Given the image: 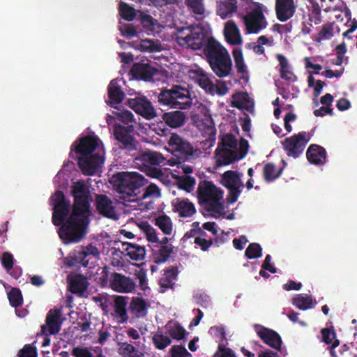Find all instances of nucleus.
<instances>
[{
    "label": "nucleus",
    "mask_w": 357,
    "mask_h": 357,
    "mask_svg": "<svg viewBox=\"0 0 357 357\" xmlns=\"http://www.w3.org/2000/svg\"><path fill=\"white\" fill-rule=\"evenodd\" d=\"M333 33L334 30L332 24H326L320 31L319 38L320 40L329 39L333 36Z\"/></svg>",
    "instance_id": "59"
},
{
    "label": "nucleus",
    "mask_w": 357,
    "mask_h": 357,
    "mask_svg": "<svg viewBox=\"0 0 357 357\" xmlns=\"http://www.w3.org/2000/svg\"><path fill=\"white\" fill-rule=\"evenodd\" d=\"M176 276V275L174 270H167L160 280L161 286L166 288L169 287L175 280Z\"/></svg>",
    "instance_id": "55"
},
{
    "label": "nucleus",
    "mask_w": 357,
    "mask_h": 357,
    "mask_svg": "<svg viewBox=\"0 0 357 357\" xmlns=\"http://www.w3.org/2000/svg\"><path fill=\"white\" fill-rule=\"evenodd\" d=\"M100 256L98 249L92 245L77 247L69 257L63 259V263L68 267L81 264L83 266H93Z\"/></svg>",
    "instance_id": "9"
},
{
    "label": "nucleus",
    "mask_w": 357,
    "mask_h": 357,
    "mask_svg": "<svg viewBox=\"0 0 357 357\" xmlns=\"http://www.w3.org/2000/svg\"><path fill=\"white\" fill-rule=\"evenodd\" d=\"M195 179L188 175H183L182 178L178 180L177 183L179 188L183 189L188 192H192L195 186Z\"/></svg>",
    "instance_id": "49"
},
{
    "label": "nucleus",
    "mask_w": 357,
    "mask_h": 357,
    "mask_svg": "<svg viewBox=\"0 0 357 357\" xmlns=\"http://www.w3.org/2000/svg\"><path fill=\"white\" fill-rule=\"evenodd\" d=\"M8 298L13 307H17L22 303V296L19 289L13 288L8 293Z\"/></svg>",
    "instance_id": "50"
},
{
    "label": "nucleus",
    "mask_w": 357,
    "mask_h": 357,
    "mask_svg": "<svg viewBox=\"0 0 357 357\" xmlns=\"http://www.w3.org/2000/svg\"><path fill=\"white\" fill-rule=\"evenodd\" d=\"M179 77L182 82H186L188 79L195 81L206 93L211 95L224 96L228 93L231 86L230 82L221 79L217 80L214 84L211 79V75L197 66L182 67Z\"/></svg>",
    "instance_id": "5"
},
{
    "label": "nucleus",
    "mask_w": 357,
    "mask_h": 357,
    "mask_svg": "<svg viewBox=\"0 0 357 357\" xmlns=\"http://www.w3.org/2000/svg\"><path fill=\"white\" fill-rule=\"evenodd\" d=\"M114 110L112 112V114L107 115V116L106 120L108 124L112 123L113 120L116 119L119 121H122L126 124H128V126L132 125L134 121L133 114L131 112L121 109L116 106H114Z\"/></svg>",
    "instance_id": "32"
},
{
    "label": "nucleus",
    "mask_w": 357,
    "mask_h": 357,
    "mask_svg": "<svg viewBox=\"0 0 357 357\" xmlns=\"http://www.w3.org/2000/svg\"><path fill=\"white\" fill-rule=\"evenodd\" d=\"M173 211L179 216L183 218L191 217L196 212L194 204L187 199L175 198L172 202Z\"/></svg>",
    "instance_id": "22"
},
{
    "label": "nucleus",
    "mask_w": 357,
    "mask_h": 357,
    "mask_svg": "<svg viewBox=\"0 0 357 357\" xmlns=\"http://www.w3.org/2000/svg\"><path fill=\"white\" fill-rule=\"evenodd\" d=\"M72 193L75 198L73 212L69 215L70 202L58 190L50 199L53 206L52 222L61 225L59 230L61 239L66 244L80 241L87 233L89 224V191L82 181L73 183Z\"/></svg>",
    "instance_id": "1"
},
{
    "label": "nucleus",
    "mask_w": 357,
    "mask_h": 357,
    "mask_svg": "<svg viewBox=\"0 0 357 357\" xmlns=\"http://www.w3.org/2000/svg\"><path fill=\"white\" fill-rule=\"evenodd\" d=\"M133 76L137 79L151 81L156 70L146 63H135L132 68Z\"/></svg>",
    "instance_id": "27"
},
{
    "label": "nucleus",
    "mask_w": 357,
    "mask_h": 357,
    "mask_svg": "<svg viewBox=\"0 0 357 357\" xmlns=\"http://www.w3.org/2000/svg\"><path fill=\"white\" fill-rule=\"evenodd\" d=\"M165 333L169 334L173 339L182 340L185 335V330L177 322L169 321L164 327Z\"/></svg>",
    "instance_id": "37"
},
{
    "label": "nucleus",
    "mask_w": 357,
    "mask_h": 357,
    "mask_svg": "<svg viewBox=\"0 0 357 357\" xmlns=\"http://www.w3.org/2000/svg\"><path fill=\"white\" fill-rule=\"evenodd\" d=\"M130 98L128 104L136 113L146 119H152L156 116V112L151 102L144 96L130 89L128 91Z\"/></svg>",
    "instance_id": "10"
},
{
    "label": "nucleus",
    "mask_w": 357,
    "mask_h": 357,
    "mask_svg": "<svg viewBox=\"0 0 357 357\" xmlns=\"http://www.w3.org/2000/svg\"><path fill=\"white\" fill-rule=\"evenodd\" d=\"M126 305L127 300L126 297L121 296H115L114 316L118 323H124L128 319Z\"/></svg>",
    "instance_id": "30"
},
{
    "label": "nucleus",
    "mask_w": 357,
    "mask_h": 357,
    "mask_svg": "<svg viewBox=\"0 0 357 357\" xmlns=\"http://www.w3.org/2000/svg\"><path fill=\"white\" fill-rule=\"evenodd\" d=\"M185 4L196 15L197 20H201L206 17L203 0H185Z\"/></svg>",
    "instance_id": "40"
},
{
    "label": "nucleus",
    "mask_w": 357,
    "mask_h": 357,
    "mask_svg": "<svg viewBox=\"0 0 357 357\" xmlns=\"http://www.w3.org/2000/svg\"><path fill=\"white\" fill-rule=\"evenodd\" d=\"M121 83H123L121 79H114L110 82L108 86L109 100L107 102L112 107L119 104L124 98V93L121 90Z\"/></svg>",
    "instance_id": "24"
},
{
    "label": "nucleus",
    "mask_w": 357,
    "mask_h": 357,
    "mask_svg": "<svg viewBox=\"0 0 357 357\" xmlns=\"http://www.w3.org/2000/svg\"><path fill=\"white\" fill-rule=\"evenodd\" d=\"M141 230L144 237L149 242L155 245L159 243V237L156 230L146 222H143L140 225Z\"/></svg>",
    "instance_id": "42"
},
{
    "label": "nucleus",
    "mask_w": 357,
    "mask_h": 357,
    "mask_svg": "<svg viewBox=\"0 0 357 357\" xmlns=\"http://www.w3.org/2000/svg\"><path fill=\"white\" fill-rule=\"evenodd\" d=\"M145 178L137 172H121L111 178L119 198L131 203L130 207L136 210L145 211L153 208V203L149 198H158L160 192L155 184H150L141 197H136L138 188L144 184Z\"/></svg>",
    "instance_id": "3"
},
{
    "label": "nucleus",
    "mask_w": 357,
    "mask_h": 357,
    "mask_svg": "<svg viewBox=\"0 0 357 357\" xmlns=\"http://www.w3.org/2000/svg\"><path fill=\"white\" fill-rule=\"evenodd\" d=\"M164 328L158 330L152 337L155 347L160 350L165 349L168 347L172 341L169 337L166 335Z\"/></svg>",
    "instance_id": "41"
},
{
    "label": "nucleus",
    "mask_w": 357,
    "mask_h": 357,
    "mask_svg": "<svg viewBox=\"0 0 357 357\" xmlns=\"http://www.w3.org/2000/svg\"><path fill=\"white\" fill-rule=\"evenodd\" d=\"M167 149L175 156L183 160H188L192 154L191 144L175 134L170 137Z\"/></svg>",
    "instance_id": "13"
},
{
    "label": "nucleus",
    "mask_w": 357,
    "mask_h": 357,
    "mask_svg": "<svg viewBox=\"0 0 357 357\" xmlns=\"http://www.w3.org/2000/svg\"><path fill=\"white\" fill-rule=\"evenodd\" d=\"M131 312L137 317H144L147 314V305L146 301L139 297L132 298L130 303Z\"/></svg>",
    "instance_id": "38"
},
{
    "label": "nucleus",
    "mask_w": 357,
    "mask_h": 357,
    "mask_svg": "<svg viewBox=\"0 0 357 357\" xmlns=\"http://www.w3.org/2000/svg\"><path fill=\"white\" fill-rule=\"evenodd\" d=\"M172 251V248L171 245H160L158 250L153 252V261L155 264L165 262L168 259Z\"/></svg>",
    "instance_id": "43"
},
{
    "label": "nucleus",
    "mask_w": 357,
    "mask_h": 357,
    "mask_svg": "<svg viewBox=\"0 0 357 357\" xmlns=\"http://www.w3.org/2000/svg\"><path fill=\"white\" fill-rule=\"evenodd\" d=\"M322 340L326 344H331L333 347H336L339 344V341L335 339V334L328 328L321 331Z\"/></svg>",
    "instance_id": "52"
},
{
    "label": "nucleus",
    "mask_w": 357,
    "mask_h": 357,
    "mask_svg": "<svg viewBox=\"0 0 357 357\" xmlns=\"http://www.w3.org/2000/svg\"><path fill=\"white\" fill-rule=\"evenodd\" d=\"M122 246L124 255L128 257L132 260L140 261L145 257V249L142 246L130 243H125Z\"/></svg>",
    "instance_id": "31"
},
{
    "label": "nucleus",
    "mask_w": 357,
    "mask_h": 357,
    "mask_svg": "<svg viewBox=\"0 0 357 357\" xmlns=\"http://www.w3.org/2000/svg\"><path fill=\"white\" fill-rule=\"evenodd\" d=\"M295 10L294 0H275V13L280 21H287L294 15Z\"/></svg>",
    "instance_id": "21"
},
{
    "label": "nucleus",
    "mask_w": 357,
    "mask_h": 357,
    "mask_svg": "<svg viewBox=\"0 0 357 357\" xmlns=\"http://www.w3.org/2000/svg\"><path fill=\"white\" fill-rule=\"evenodd\" d=\"M243 174L236 171H227L222 175V184L230 190L228 202L233 204L237 201L243 188L241 180Z\"/></svg>",
    "instance_id": "11"
},
{
    "label": "nucleus",
    "mask_w": 357,
    "mask_h": 357,
    "mask_svg": "<svg viewBox=\"0 0 357 357\" xmlns=\"http://www.w3.org/2000/svg\"><path fill=\"white\" fill-rule=\"evenodd\" d=\"M268 14L267 8L259 2L246 3L243 11L237 13L243 22H266L265 15Z\"/></svg>",
    "instance_id": "12"
},
{
    "label": "nucleus",
    "mask_w": 357,
    "mask_h": 357,
    "mask_svg": "<svg viewBox=\"0 0 357 357\" xmlns=\"http://www.w3.org/2000/svg\"><path fill=\"white\" fill-rule=\"evenodd\" d=\"M248 259H257L261 256V248L258 243H251L245 250Z\"/></svg>",
    "instance_id": "53"
},
{
    "label": "nucleus",
    "mask_w": 357,
    "mask_h": 357,
    "mask_svg": "<svg viewBox=\"0 0 357 357\" xmlns=\"http://www.w3.org/2000/svg\"><path fill=\"white\" fill-rule=\"evenodd\" d=\"M277 59L280 66L281 77L288 81H294L295 77L291 71V68L287 59L282 54H278Z\"/></svg>",
    "instance_id": "44"
},
{
    "label": "nucleus",
    "mask_w": 357,
    "mask_h": 357,
    "mask_svg": "<svg viewBox=\"0 0 357 357\" xmlns=\"http://www.w3.org/2000/svg\"><path fill=\"white\" fill-rule=\"evenodd\" d=\"M19 357H36V351L30 345H26L20 351Z\"/></svg>",
    "instance_id": "64"
},
{
    "label": "nucleus",
    "mask_w": 357,
    "mask_h": 357,
    "mask_svg": "<svg viewBox=\"0 0 357 357\" xmlns=\"http://www.w3.org/2000/svg\"><path fill=\"white\" fill-rule=\"evenodd\" d=\"M119 12L121 17L127 21H132L136 19L140 21V22H157V20L146 12L136 10L124 2L119 3Z\"/></svg>",
    "instance_id": "14"
},
{
    "label": "nucleus",
    "mask_w": 357,
    "mask_h": 357,
    "mask_svg": "<svg viewBox=\"0 0 357 357\" xmlns=\"http://www.w3.org/2000/svg\"><path fill=\"white\" fill-rule=\"evenodd\" d=\"M223 33L228 44L240 45L243 43V38L236 24H225Z\"/></svg>",
    "instance_id": "26"
},
{
    "label": "nucleus",
    "mask_w": 357,
    "mask_h": 357,
    "mask_svg": "<svg viewBox=\"0 0 357 357\" xmlns=\"http://www.w3.org/2000/svg\"><path fill=\"white\" fill-rule=\"evenodd\" d=\"M75 152L83 174H97L105 162V151L102 141L95 135L79 138L71 146L70 154Z\"/></svg>",
    "instance_id": "4"
},
{
    "label": "nucleus",
    "mask_w": 357,
    "mask_h": 357,
    "mask_svg": "<svg viewBox=\"0 0 357 357\" xmlns=\"http://www.w3.org/2000/svg\"><path fill=\"white\" fill-rule=\"evenodd\" d=\"M177 39L180 45L199 50L204 53L213 72L219 77L229 76L232 70V61L228 50L211 36L208 24H193L179 29Z\"/></svg>",
    "instance_id": "2"
},
{
    "label": "nucleus",
    "mask_w": 357,
    "mask_h": 357,
    "mask_svg": "<svg viewBox=\"0 0 357 357\" xmlns=\"http://www.w3.org/2000/svg\"><path fill=\"white\" fill-rule=\"evenodd\" d=\"M206 128L203 130L204 135L208 136L211 139H214L215 129L210 118H206Z\"/></svg>",
    "instance_id": "63"
},
{
    "label": "nucleus",
    "mask_w": 357,
    "mask_h": 357,
    "mask_svg": "<svg viewBox=\"0 0 357 357\" xmlns=\"http://www.w3.org/2000/svg\"><path fill=\"white\" fill-rule=\"evenodd\" d=\"M306 155L309 162L312 164L320 165L326 162V151L320 146L316 144L310 145Z\"/></svg>",
    "instance_id": "29"
},
{
    "label": "nucleus",
    "mask_w": 357,
    "mask_h": 357,
    "mask_svg": "<svg viewBox=\"0 0 357 357\" xmlns=\"http://www.w3.org/2000/svg\"><path fill=\"white\" fill-rule=\"evenodd\" d=\"M109 285L114 291L125 294L133 292L136 287L132 279L116 273L112 275Z\"/></svg>",
    "instance_id": "19"
},
{
    "label": "nucleus",
    "mask_w": 357,
    "mask_h": 357,
    "mask_svg": "<svg viewBox=\"0 0 357 357\" xmlns=\"http://www.w3.org/2000/svg\"><path fill=\"white\" fill-rule=\"evenodd\" d=\"M254 328L257 335L265 344L275 349H280L282 340L278 333L258 324L255 325Z\"/></svg>",
    "instance_id": "20"
},
{
    "label": "nucleus",
    "mask_w": 357,
    "mask_h": 357,
    "mask_svg": "<svg viewBox=\"0 0 357 357\" xmlns=\"http://www.w3.org/2000/svg\"><path fill=\"white\" fill-rule=\"evenodd\" d=\"M159 24H120L119 30L121 35L128 39L134 37L139 38L145 32L152 34V28Z\"/></svg>",
    "instance_id": "16"
},
{
    "label": "nucleus",
    "mask_w": 357,
    "mask_h": 357,
    "mask_svg": "<svg viewBox=\"0 0 357 357\" xmlns=\"http://www.w3.org/2000/svg\"><path fill=\"white\" fill-rule=\"evenodd\" d=\"M154 224L165 235H172L174 225L172 219L167 215H160L154 219Z\"/></svg>",
    "instance_id": "35"
},
{
    "label": "nucleus",
    "mask_w": 357,
    "mask_h": 357,
    "mask_svg": "<svg viewBox=\"0 0 357 357\" xmlns=\"http://www.w3.org/2000/svg\"><path fill=\"white\" fill-rule=\"evenodd\" d=\"M237 0H217V15L222 20L230 18L238 13Z\"/></svg>",
    "instance_id": "25"
},
{
    "label": "nucleus",
    "mask_w": 357,
    "mask_h": 357,
    "mask_svg": "<svg viewBox=\"0 0 357 357\" xmlns=\"http://www.w3.org/2000/svg\"><path fill=\"white\" fill-rule=\"evenodd\" d=\"M198 199L215 217L225 216L227 207L223 202L222 190L210 181H203L198 186Z\"/></svg>",
    "instance_id": "8"
},
{
    "label": "nucleus",
    "mask_w": 357,
    "mask_h": 357,
    "mask_svg": "<svg viewBox=\"0 0 357 357\" xmlns=\"http://www.w3.org/2000/svg\"><path fill=\"white\" fill-rule=\"evenodd\" d=\"M248 142L241 139L239 142L231 134L222 135L221 143L215 152V162L218 167L227 165L243 158L248 153Z\"/></svg>",
    "instance_id": "6"
},
{
    "label": "nucleus",
    "mask_w": 357,
    "mask_h": 357,
    "mask_svg": "<svg viewBox=\"0 0 357 357\" xmlns=\"http://www.w3.org/2000/svg\"><path fill=\"white\" fill-rule=\"evenodd\" d=\"M158 100L162 105L180 109H185L193 105L204 116L208 115V109L198 101L193 102L188 89L179 86L161 91Z\"/></svg>",
    "instance_id": "7"
},
{
    "label": "nucleus",
    "mask_w": 357,
    "mask_h": 357,
    "mask_svg": "<svg viewBox=\"0 0 357 357\" xmlns=\"http://www.w3.org/2000/svg\"><path fill=\"white\" fill-rule=\"evenodd\" d=\"M231 103L234 107L250 112L254 109V102L247 93L240 92L234 94Z\"/></svg>",
    "instance_id": "28"
},
{
    "label": "nucleus",
    "mask_w": 357,
    "mask_h": 357,
    "mask_svg": "<svg viewBox=\"0 0 357 357\" xmlns=\"http://www.w3.org/2000/svg\"><path fill=\"white\" fill-rule=\"evenodd\" d=\"M172 357H192L191 354L187 349L181 346H174L171 349Z\"/></svg>",
    "instance_id": "58"
},
{
    "label": "nucleus",
    "mask_w": 357,
    "mask_h": 357,
    "mask_svg": "<svg viewBox=\"0 0 357 357\" xmlns=\"http://www.w3.org/2000/svg\"><path fill=\"white\" fill-rule=\"evenodd\" d=\"M195 243L200 246L202 250L205 251L211 247L212 245V241L211 238H205L204 235H202L195 238Z\"/></svg>",
    "instance_id": "60"
},
{
    "label": "nucleus",
    "mask_w": 357,
    "mask_h": 357,
    "mask_svg": "<svg viewBox=\"0 0 357 357\" xmlns=\"http://www.w3.org/2000/svg\"><path fill=\"white\" fill-rule=\"evenodd\" d=\"M139 49L146 52H157L162 50L160 44L158 41L151 40H142L139 45Z\"/></svg>",
    "instance_id": "48"
},
{
    "label": "nucleus",
    "mask_w": 357,
    "mask_h": 357,
    "mask_svg": "<svg viewBox=\"0 0 357 357\" xmlns=\"http://www.w3.org/2000/svg\"><path fill=\"white\" fill-rule=\"evenodd\" d=\"M96 204L100 214L114 220L119 219V215L116 209V203L112 202L108 197L102 195H97Z\"/></svg>",
    "instance_id": "18"
},
{
    "label": "nucleus",
    "mask_w": 357,
    "mask_h": 357,
    "mask_svg": "<svg viewBox=\"0 0 357 357\" xmlns=\"http://www.w3.org/2000/svg\"><path fill=\"white\" fill-rule=\"evenodd\" d=\"M163 119L170 127L178 128L184 123L185 115L183 112L174 111L165 114Z\"/></svg>",
    "instance_id": "36"
},
{
    "label": "nucleus",
    "mask_w": 357,
    "mask_h": 357,
    "mask_svg": "<svg viewBox=\"0 0 357 357\" xmlns=\"http://www.w3.org/2000/svg\"><path fill=\"white\" fill-rule=\"evenodd\" d=\"M93 301L98 304L102 310L105 312H108V306L109 297L106 294H98L92 297Z\"/></svg>",
    "instance_id": "54"
},
{
    "label": "nucleus",
    "mask_w": 357,
    "mask_h": 357,
    "mask_svg": "<svg viewBox=\"0 0 357 357\" xmlns=\"http://www.w3.org/2000/svg\"><path fill=\"white\" fill-rule=\"evenodd\" d=\"M282 172V169H277L275 166L271 163L266 164L264 167V175L265 180L271 182L278 178Z\"/></svg>",
    "instance_id": "47"
},
{
    "label": "nucleus",
    "mask_w": 357,
    "mask_h": 357,
    "mask_svg": "<svg viewBox=\"0 0 357 357\" xmlns=\"http://www.w3.org/2000/svg\"><path fill=\"white\" fill-rule=\"evenodd\" d=\"M73 163H67L63 165V169L59 172L56 176L54 178V182L55 183H59L60 186L63 188L66 187L67 184L68 170L66 169V167H69L70 166H73Z\"/></svg>",
    "instance_id": "51"
},
{
    "label": "nucleus",
    "mask_w": 357,
    "mask_h": 357,
    "mask_svg": "<svg viewBox=\"0 0 357 357\" xmlns=\"http://www.w3.org/2000/svg\"><path fill=\"white\" fill-rule=\"evenodd\" d=\"M144 160L151 165H163L165 164V157L155 151H147L144 154Z\"/></svg>",
    "instance_id": "46"
},
{
    "label": "nucleus",
    "mask_w": 357,
    "mask_h": 357,
    "mask_svg": "<svg viewBox=\"0 0 357 357\" xmlns=\"http://www.w3.org/2000/svg\"><path fill=\"white\" fill-rule=\"evenodd\" d=\"M86 279L82 275L75 276L70 281V288L73 293H83L87 288Z\"/></svg>",
    "instance_id": "45"
},
{
    "label": "nucleus",
    "mask_w": 357,
    "mask_h": 357,
    "mask_svg": "<svg viewBox=\"0 0 357 357\" xmlns=\"http://www.w3.org/2000/svg\"><path fill=\"white\" fill-rule=\"evenodd\" d=\"M232 56L237 73L243 75L248 73V67L244 60L243 51L241 48H234L232 50Z\"/></svg>",
    "instance_id": "39"
},
{
    "label": "nucleus",
    "mask_w": 357,
    "mask_h": 357,
    "mask_svg": "<svg viewBox=\"0 0 357 357\" xmlns=\"http://www.w3.org/2000/svg\"><path fill=\"white\" fill-rule=\"evenodd\" d=\"M72 355L74 357H93L90 350L84 347H76L72 350Z\"/></svg>",
    "instance_id": "57"
},
{
    "label": "nucleus",
    "mask_w": 357,
    "mask_h": 357,
    "mask_svg": "<svg viewBox=\"0 0 357 357\" xmlns=\"http://www.w3.org/2000/svg\"><path fill=\"white\" fill-rule=\"evenodd\" d=\"M312 9L309 10V20L312 22L313 21H319L321 15V8L317 2H310Z\"/></svg>",
    "instance_id": "56"
},
{
    "label": "nucleus",
    "mask_w": 357,
    "mask_h": 357,
    "mask_svg": "<svg viewBox=\"0 0 357 357\" xmlns=\"http://www.w3.org/2000/svg\"><path fill=\"white\" fill-rule=\"evenodd\" d=\"M291 303L295 307L301 310L313 308L317 305L316 301L313 300L310 296L305 294L296 295L293 298Z\"/></svg>",
    "instance_id": "34"
},
{
    "label": "nucleus",
    "mask_w": 357,
    "mask_h": 357,
    "mask_svg": "<svg viewBox=\"0 0 357 357\" xmlns=\"http://www.w3.org/2000/svg\"><path fill=\"white\" fill-rule=\"evenodd\" d=\"M141 342L136 343V347L128 342L118 343L119 354L123 357H144V354L139 351Z\"/></svg>",
    "instance_id": "33"
},
{
    "label": "nucleus",
    "mask_w": 357,
    "mask_h": 357,
    "mask_svg": "<svg viewBox=\"0 0 357 357\" xmlns=\"http://www.w3.org/2000/svg\"><path fill=\"white\" fill-rule=\"evenodd\" d=\"M133 125H129L127 127L116 124L114 128L113 134L115 139L119 141L125 149L134 150L137 149V143L133 135Z\"/></svg>",
    "instance_id": "15"
},
{
    "label": "nucleus",
    "mask_w": 357,
    "mask_h": 357,
    "mask_svg": "<svg viewBox=\"0 0 357 357\" xmlns=\"http://www.w3.org/2000/svg\"><path fill=\"white\" fill-rule=\"evenodd\" d=\"M1 263L8 272L13 266V257L9 252H4L1 257Z\"/></svg>",
    "instance_id": "62"
},
{
    "label": "nucleus",
    "mask_w": 357,
    "mask_h": 357,
    "mask_svg": "<svg viewBox=\"0 0 357 357\" xmlns=\"http://www.w3.org/2000/svg\"><path fill=\"white\" fill-rule=\"evenodd\" d=\"M308 140L307 134L301 132L286 139L283 142V146L289 155L296 158L303 151Z\"/></svg>",
    "instance_id": "17"
},
{
    "label": "nucleus",
    "mask_w": 357,
    "mask_h": 357,
    "mask_svg": "<svg viewBox=\"0 0 357 357\" xmlns=\"http://www.w3.org/2000/svg\"><path fill=\"white\" fill-rule=\"evenodd\" d=\"M305 66L310 72L314 73L315 74H318L320 70H322L321 66L319 64L313 63L311 61V59L309 57H305L304 59Z\"/></svg>",
    "instance_id": "61"
},
{
    "label": "nucleus",
    "mask_w": 357,
    "mask_h": 357,
    "mask_svg": "<svg viewBox=\"0 0 357 357\" xmlns=\"http://www.w3.org/2000/svg\"><path fill=\"white\" fill-rule=\"evenodd\" d=\"M61 312L51 310L46 318V325L42 326V331L45 335H52L59 333L61 328Z\"/></svg>",
    "instance_id": "23"
}]
</instances>
